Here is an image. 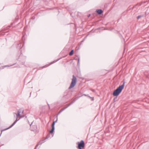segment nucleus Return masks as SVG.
Masks as SVG:
<instances>
[{"mask_svg": "<svg viewBox=\"0 0 149 149\" xmlns=\"http://www.w3.org/2000/svg\"><path fill=\"white\" fill-rule=\"evenodd\" d=\"M123 84L120 86L113 91V95L114 96H117L121 93L122 90L124 88L125 83L124 81H123Z\"/></svg>", "mask_w": 149, "mask_h": 149, "instance_id": "nucleus-1", "label": "nucleus"}, {"mask_svg": "<svg viewBox=\"0 0 149 149\" xmlns=\"http://www.w3.org/2000/svg\"><path fill=\"white\" fill-rule=\"evenodd\" d=\"M77 82V79L74 75H73L72 78L70 86L68 88L69 89H70L73 88L76 85Z\"/></svg>", "mask_w": 149, "mask_h": 149, "instance_id": "nucleus-2", "label": "nucleus"}, {"mask_svg": "<svg viewBox=\"0 0 149 149\" xmlns=\"http://www.w3.org/2000/svg\"><path fill=\"white\" fill-rule=\"evenodd\" d=\"M77 144L78 145L77 147L78 149H83L85 147V143L83 140H81L80 142H78Z\"/></svg>", "mask_w": 149, "mask_h": 149, "instance_id": "nucleus-3", "label": "nucleus"}, {"mask_svg": "<svg viewBox=\"0 0 149 149\" xmlns=\"http://www.w3.org/2000/svg\"><path fill=\"white\" fill-rule=\"evenodd\" d=\"M24 116H21L20 118L18 119H17V118H16V120H15L13 122V123L11 125H10L9 127L6 128V129H4L3 130H2L1 131V134H2V132L3 131H4V130H7L8 129H9L11 128L12 126H13L18 121L20 118H23V117Z\"/></svg>", "mask_w": 149, "mask_h": 149, "instance_id": "nucleus-4", "label": "nucleus"}, {"mask_svg": "<svg viewBox=\"0 0 149 149\" xmlns=\"http://www.w3.org/2000/svg\"><path fill=\"white\" fill-rule=\"evenodd\" d=\"M50 134H49L48 135H47L46 137V138L44 139V140H42V142H39L38 144H37L36 145V147L35 148V149H36V148L37 146H38L39 144L41 145L42 143H44L45 142V139L49 138L50 137Z\"/></svg>", "mask_w": 149, "mask_h": 149, "instance_id": "nucleus-5", "label": "nucleus"}, {"mask_svg": "<svg viewBox=\"0 0 149 149\" xmlns=\"http://www.w3.org/2000/svg\"><path fill=\"white\" fill-rule=\"evenodd\" d=\"M58 118H57L56 120V121H54L53 122V123L52 124V130L50 131V133L51 134H52L54 132V129H55V127H54V125L55 124V123H56L57 121Z\"/></svg>", "mask_w": 149, "mask_h": 149, "instance_id": "nucleus-6", "label": "nucleus"}, {"mask_svg": "<svg viewBox=\"0 0 149 149\" xmlns=\"http://www.w3.org/2000/svg\"><path fill=\"white\" fill-rule=\"evenodd\" d=\"M21 112H22V113H23L24 112V110L22 109H20L18 110V111L17 114L16 115V116H17V118L19 116H20V113Z\"/></svg>", "mask_w": 149, "mask_h": 149, "instance_id": "nucleus-7", "label": "nucleus"}, {"mask_svg": "<svg viewBox=\"0 0 149 149\" xmlns=\"http://www.w3.org/2000/svg\"><path fill=\"white\" fill-rule=\"evenodd\" d=\"M96 11L98 15H101L103 13V11L102 9H97L96 10Z\"/></svg>", "mask_w": 149, "mask_h": 149, "instance_id": "nucleus-8", "label": "nucleus"}, {"mask_svg": "<svg viewBox=\"0 0 149 149\" xmlns=\"http://www.w3.org/2000/svg\"><path fill=\"white\" fill-rule=\"evenodd\" d=\"M73 52H74V50L73 49V50H72L69 53V55H70V56H72V55H73Z\"/></svg>", "mask_w": 149, "mask_h": 149, "instance_id": "nucleus-9", "label": "nucleus"}, {"mask_svg": "<svg viewBox=\"0 0 149 149\" xmlns=\"http://www.w3.org/2000/svg\"><path fill=\"white\" fill-rule=\"evenodd\" d=\"M77 99H74L73 100H72L70 103L71 104H73L74 102H75V101H76V100H77Z\"/></svg>", "mask_w": 149, "mask_h": 149, "instance_id": "nucleus-10", "label": "nucleus"}, {"mask_svg": "<svg viewBox=\"0 0 149 149\" xmlns=\"http://www.w3.org/2000/svg\"><path fill=\"white\" fill-rule=\"evenodd\" d=\"M71 104H71L70 103H69V104H68V105L66 107H65V108L64 109H65L67 108H68V107H69L70 105H71Z\"/></svg>", "mask_w": 149, "mask_h": 149, "instance_id": "nucleus-11", "label": "nucleus"}, {"mask_svg": "<svg viewBox=\"0 0 149 149\" xmlns=\"http://www.w3.org/2000/svg\"><path fill=\"white\" fill-rule=\"evenodd\" d=\"M48 66V65H45V66H43L42 67H41V68H43L47 67Z\"/></svg>", "mask_w": 149, "mask_h": 149, "instance_id": "nucleus-12", "label": "nucleus"}, {"mask_svg": "<svg viewBox=\"0 0 149 149\" xmlns=\"http://www.w3.org/2000/svg\"><path fill=\"white\" fill-rule=\"evenodd\" d=\"M64 109H62V110H60V111H59V112L58 113V114H59V113H60L62 112V111H63V110H64Z\"/></svg>", "mask_w": 149, "mask_h": 149, "instance_id": "nucleus-13", "label": "nucleus"}, {"mask_svg": "<svg viewBox=\"0 0 149 149\" xmlns=\"http://www.w3.org/2000/svg\"><path fill=\"white\" fill-rule=\"evenodd\" d=\"M141 17V15H139V16H138L137 17V19H139L140 17Z\"/></svg>", "mask_w": 149, "mask_h": 149, "instance_id": "nucleus-14", "label": "nucleus"}, {"mask_svg": "<svg viewBox=\"0 0 149 149\" xmlns=\"http://www.w3.org/2000/svg\"><path fill=\"white\" fill-rule=\"evenodd\" d=\"M91 91L93 92H95V91L94 89H91Z\"/></svg>", "mask_w": 149, "mask_h": 149, "instance_id": "nucleus-15", "label": "nucleus"}, {"mask_svg": "<svg viewBox=\"0 0 149 149\" xmlns=\"http://www.w3.org/2000/svg\"><path fill=\"white\" fill-rule=\"evenodd\" d=\"M139 3H137V4L136 5L134 6V7L136 6H137L138 5H139ZM134 6H133V8H134Z\"/></svg>", "mask_w": 149, "mask_h": 149, "instance_id": "nucleus-16", "label": "nucleus"}, {"mask_svg": "<svg viewBox=\"0 0 149 149\" xmlns=\"http://www.w3.org/2000/svg\"><path fill=\"white\" fill-rule=\"evenodd\" d=\"M130 10V9H129V8H128L127 9V11H128V10Z\"/></svg>", "mask_w": 149, "mask_h": 149, "instance_id": "nucleus-17", "label": "nucleus"}, {"mask_svg": "<svg viewBox=\"0 0 149 149\" xmlns=\"http://www.w3.org/2000/svg\"><path fill=\"white\" fill-rule=\"evenodd\" d=\"M79 59H78V63H79Z\"/></svg>", "mask_w": 149, "mask_h": 149, "instance_id": "nucleus-18", "label": "nucleus"}, {"mask_svg": "<svg viewBox=\"0 0 149 149\" xmlns=\"http://www.w3.org/2000/svg\"><path fill=\"white\" fill-rule=\"evenodd\" d=\"M90 16V14L89 15H88V17H89Z\"/></svg>", "mask_w": 149, "mask_h": 149, "instance_id": "nucleus-19", "label": "nucleus"}, {"mask_svg": "<svg viewBox=\"0 0 149 149\" xmlns=\"http://www.w3.org/2000/svg\"><path fill=\"white\" fill-rule=\"evenodd\" d=\"M94 100L93 97V98H92V100Z\"/></svg>", "mask_w": 149, "mask_h": 149, "instance_id": "nucleus-20", "label": "nucleus"}, {"mask_svg": "<svg viewBox=\"0 0 149 149\" xmlns=\"http://www.w3.org/2000/svg\"><path fill=\"white\" fill-rule=\"evenodd\" d=\"M141 4H140L139 5V6H141Z\"/></svg>", "mask_w": 149, "mask_h": 149, "instance_id": "nucleus-21", "label": "nucleus"}, {"mask_svg": "<svg viewBox=\"0 0 149 149\" xmlns=\"http://www.w3.org/2000/svg\"><path fill=\"white\" fill-rule=\"evenodd\" d=\"M84 95H85V96H87L86 94H84Z\"/></svg>", "mask_w": 149, "mask_h": 149, "instance_id": "nucleus-22", "label": "nucleus"}, {"mask_svg": "<svg viewBox=\"0 0 149 149\" xmlns=\"http://www.w3.org/2000/svg\"><path fill=\"white\" fill-rule=\"evenodd\" d=\"M40 68V69H42L41 68Z\"/></svg>", "mask_w": 149, "mask_h": 149, "instance_id": "nucleus-23", "label": "nucleus"}]
</instances>
